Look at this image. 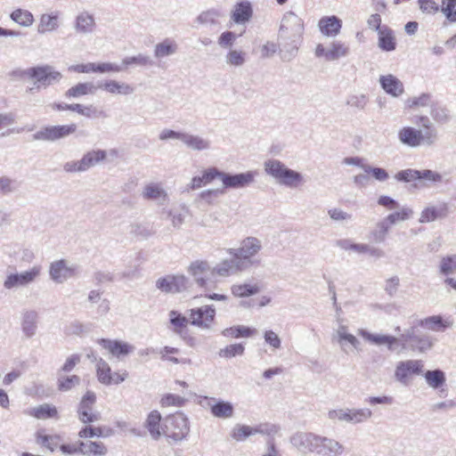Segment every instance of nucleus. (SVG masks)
<instances>
[{
  "label": "nucleus",
  "instance_id": "39",
  "mask_svg": "<svg viewBox=\"0 0 456 456\" xmlns=\"http://www.w3.org/2000/svg\"><path fill=\"white\" fill-rule=\"evenodd\" d=\"M59 28V15L58 13L42 14L40 17L39 24L37 26V32L39 34H45L52 32Z\"/></svg>",
  "mask_w": 456,
  "mask_h": 456
},
{
  "label": "nucleus",
  "instance_id": "64",
  "mask_svg": "<svg viewBox=\"0 0 456 456\" xmlns=\"http://www.w3.org/2000/svg\"><path fill=\"white\" fill-rule=\"evenodd\" d=\"M18 189V183L7 176L0 177V195H6L14 192Z\"/></svg>",
  "mask_w": 456,
  "mask_h": 456
},
{
  "label": "nucleus",
  "instance_id": "49",
  "mask_svg": "<svg viewBox=\"0 0 456 456\" xmlns=\"http://www.w3.org/2000/svg\"><path fill=\"white\" fill-rule=\"evenodd\" d=\"M424 376L428 385L432 388H439L445 383V375L441 370H428Z\"/></svg>",
  "mask_w": 456,
  "mask_h": 456
},
{
  "label": "nucleus",
  "instance_id": "58",
  "mask_svg": "<svg viewBox=\"0 0 456 456\" xmlns=\"http://www.w3.org/2000/svg\"><path fill=\"white\" fill-rule=\"evenodd\" d=\"M129 228L131 234L135 237H141L142 239H147L153 233L148 225L141 223H133L130 224Z\"/></svg>",
  "mask_w": 456,
  "mask_h": 456
},
{
  "label": "nucleus",
  "instance_id": "38",
  "mask_svg": "<svg viewBox=\"0 0 456 456\" xmlns=\"http://www.w3.org/2000/svg\"><path fill=\"white\" fill-rule=\"evenodd\" d=\"M98 86H95L92 82L78 83L71 86L66 93L65 96L68 98H78L86 94H94Z\"/></svg>",
  "mask_w": 456,
  "mask_h": 456
},
{
  "label": "nucleus",
  "instance_id": "6",
  "mask_svg": "<svg viewBox=\"0 0 456 456\" xmlns=\"http://www.w3.org/2000/svg\"><path fill=\"white\" fill-rule=\"evenodd\" d=\"M398 140L403 145L417 148L421 144L433 145L437 140L436 130H428L422 133L411 126H403L398 131Z\"/></svg>",
  "mask_w": 456,
  "mask_h": 456
},
{
  "label": "nucleus",
  "instance_id": "23",
  "mask_svg": "<svg viewBox=\"0 0 456 456\" xmlns=\"http://www.w3.org/2000/svg\"><path fill=\"white\" fill-rule=\"evenodd\" d=\"M21 330L27 338L37 334L38 328V313L35 310H25L21 314Z\"/></svg>",
  "mask_w": 456,
  "mask_h": 456
},
{
  "label": "nucleus",
  "instance_id": "46",
  "mask_svg": "<svg viewBox=\"0 0 456 456\" xmlns=\"http://www.w3.org/2000/svg\"><path fill=\"white\" fill-rule=\"evenodd\" d=\"M255 333V330L250 329L243 325H237L230 328H226L222 331V335L224 337L231 338H249Z\"/></svg>",
  "mask_w": 456,
  "mask_h": 456
},
{
  "label": "nucleus",
  "instance_id": "29",
  "mask_svg": "<svg viewBox=\"0 0 456 456\" xmlns=\"http://www.w3.org/2000/svg\"><path fill=\"white\" fill-rule=\"evenodd\" d=\"M182 142L192 151H207L211 148V142L208 139L203 138L198 134L183 133Z\"/></svg>",
  "mask_w": 456,
  "mask_h": 456
},
{
  "label": "nucleus",
  "instance_id": "17",
  "mask_svg": "<svg viewBox=\"0 0 456 456\" xmlns=\"http://www.w3.org/2000/svg\"><path fill=\"white\" fill-rule=\"evenodd\" d=\"M141 197L146 201L156 203L158 206H164L169 201L167 191L163 184L159 182H150L143 185Z\"/></svg>",
  "mask_w": 456,
  "mask_h": 456
},
{
  "label": "nucleus",
  "instance_id": "3",
  "mask_svg": "<svg viewBox=\"0 0 456 456\" xmlns=\"http://www.w3.org/2000/svg\"><path fill=\"white\" fill-rule=\"evenodd\" d=\"M261 249V240L251 236L242 240L238 248H227L226 252L232 256V258H225L224 260L230 265V274H235L258 265L259 261L255 259V256Z\"/></svg>",
  "mask_w": 456,
  "mask_h": 456
},
{
  "label": "nucleus",
  "instance_id": "35",
  "mask_svg": "<svg viewBox=\"0 0 456 456\" xmlns=\"http://www.w3.org/2000/svg\"><path fill=\"white\" fill-rule=\"evenodd\" d=\"M160 413L158 411H152L149 413L144 424L151 438L154 440H159L163 434V431L160 430Z\"/></svg>",
  "mask_w": 456,
  "mask_h": 456
},
{
  "label": "nucleus",
  "instance_id": "60",
  "mask_svg": "<svg viewBox=\"0 0 456 456\" xmlns=\"http://www.w3.org/2000/svg\"><path fill=\"white\" fill-rule=\"evenodd\" d=\"M244 346L242 344H232L219 351V355L224 358H232L237 355H242L244 353Z\"/></svg>",
  "mask_w": 456,
  "mask_h": 456
},
{
  "label": "nucleus",
  "instance_id": "42",
  "mask_svg": "<svg viewBox=\"0 0 456 456\" xmlns=\"http://www.w3.org/2000/svg\"><path fill=\"white\" fill-rule=\"evenodd\" d=\"M231 291L234 297H246L257 294L260 287L257 283L233 284Z\"/></svg>",
  "mask_w": 456,
  "mask_h": 456
},
{
  "label": "nucleus",
  "instance_id": "51",
  "mask_svg": "<svg viewBox=\"0 0 456 456\" xmlns=\"http://www.w3.org/2000/svg\"><path fill=\"white\" fill-rule=\"evenodd\" d=\"M97 367V378L98 380L104 385H110L111 384V369L108 362H106L104 360L100 359L97 362L96 364Z\"/></svg>",
  "mask_w": 456,
  "mask_h": 456
},
{
  "label": "nucleus",
  "instance_id": "1",
  "mask_svg": "<svg viewBox=\"0 0 456 456\" xmlns=\"http://www.w3.org/2000/svg\"><path fill=\"white\" fill-rule=\"evenodd\" d=\"M358 335L372 344L387 345L388 350L397 353L404 350L407 346L414 351L424 353L431 349L434 345V339L428 335L419 333L416 327L407 329L400 338L389 335L372 334L362 329L358 330Z\"/></svg>",
  "mask_w": 456,
  "mask_h": 456
},
{
  "label": "nucleus",
  "instance_id": "15",
  "mask_svg": "<svg viewBox=\"0 0 456 456\" xmlns=\"http://www.w3.org/2000/svg\"><path fill=\"white\" fill-rule=\"evenodd\" d=\"M258 175L256 170H248L244 173L231 174L224 172L223 179V189H243L250 186Z\"/></svg>",
  "mask_w": 456,
  "mask_h": 456
},
{
  "label": "nucleus",
  "instance_id": "37",
  "mask_svg": "<svg viewBox=\"0 0 456 456\" xmlns=\"http://www.w3.org/2000/svg\"><path fill=\"white\" fill-rule=\"evenodd\" d=\"M107 157V153L103 150H93L83 155L81 160L84 172L94 167Z\"/></svg>",
  "mask_w": 456,
  "mask_h": 456
},
{
  "label": "nucleus",
  "instance_id": "59",
  "mask_svg": "<svg viewBox=\"0 0 456 456\" xmlns=\"http://www.w3.org/2000/svg\"><path fill=\"white\" fill-rule=\"evenodd\" d=\"M173 278V293L185 291L190 287V280L183 274L172 275Z\"/></svg>",
  "mask_w": 456,
  "mask_h": 456
},
{
  "label": "nucleus",
  "instance_id": "13",
  "mask_svg": "<svg viewBox=\"0 0 456 456\" xmlns=\"http://www.w3.org/2000/svg\"><path fill=\"white\" fill-rule=\"evenodd\" d=\"M95 403L96 395L93 391H87L83 395L77 408V417L81 422L88 424L101 419V413L93 409Z\"/></svg>",
  "mask_w": 456,
  "mask_h": 456
},
{
  "label": "nucleus",
  "instance_id": "53",
  "mask_svg": "<svg viewBox=\"0 0 456 456\" xmlns=\"http://www.w3.org/2000/svg\"><path fill=\"white\" fill-rule=\"evenodd\" d=\"M246 53L240 50H230L225 55V62L228 65L240 67L246 61Z\"/></svg>",
  "mask_w": 456,
  "mask_h": 456
},
{
  "label": "nucleus",
  "instance_id": "36",
  "mask_svg": "<svg viewBox=\"0 0 456 456\" xmlns=\"http://www.w3.org/2000/svg\"><path fill=\"white\" fill-rule=\"evenodd\" d=\"M177 50L178 45L176 42L171 38H166L154 46V57L162 59L176 53Z\"/></svg>",
  "mask_w": 456,
  "mask_h": 456
},
{
  "label": "nucleus",
  "instance_id": "14",
  "mask_svg": "<svg viewBox=\"0 0 456 456\" xmlns=\"http://www.w3.org/2000/svg\"><path fill=\"white\" fill-rule=\"evenodd\" d=\"M349 45L344 42L332 41L328 48L323 45L318 44L314 50L317 58L323 57L326 61H338L340 58L346 57L349 54Z\"/></svg>",
  "mask_w": 456,
  "mask_h": 456
},
{
  "label": "nucleus",
  "instance_id": "54",
  "mask_svg": "<svg viewBox=\"0 0 456 456\" xmlns=\"http://www.w3.org/2000/svg\"><path fill=\"white\" fill-rule=\"evenodd\" d=\"M369 98L364 94H351L346 98V105L356 110H364L368 104Z\"/></svg>",
  "mask_w": 456,
  "mask_h": 456
},
{
  "label": "nucleus",
  "instance_id": "9",
  "mask_svg": "<svg viewBox=\"0 0 456 456\" xmlns=\"http://www.w3.org/2000/svg\"><path fill=\"white\" fill-rule=\"evenodd\" d=\"M22 73L36 80L35 84L37 85V89L41 86L46 88L47 86L59 82L62 77V75L50 65L29 68L22 71Z\"/></svg>",
  "mask_w": 456,
  "mask_h": 456
},
{
  "label": "nucleus",
  "instance_id": "48",
  "mask_svg": "<svg viewBox=\"0 0 456 456\" xmlns=\"http://www.w3.org/2000/svg\"><path fill=\"white\" fill-rule=\"evenodd\" d=\"M413 214L411 208L403 207L399 211L389 214L383 220L388 224L390 227L393 224H395L398 222H403L410 219Z\"/></svg>",
  "mask_w": 456,
  "mask_h": 456
},
{
  "label": "nucleus",
  "instance_id": "50",
  "mask_svg": "<svg viewBox=\"0 0 456 456\" xmlns=\"http://www.w3.org/2000/svg\"><path fill=\"white\" fill-rule=\"evenodd\" d=\"M388 224L382 219L376 224L375 228L370 232L372 240L376 243L384 242L389 232Z\"/></svg>",
  "mask_w": 456,
  "mask_h": 456
},
{
  "label": "nucleus",
  "instance_id": "28",
  "mask_svg": "<svg viewBox=\"0 0 456 456\" xmlns=\"http://www.w3.org/2000/svg\"><path fill=\"white\" fill-rule=\"evenodd\" d=\"M81 454L84 456H106L108 446L102 441H82Z\"/></svg>",
  "mask_w": 456,
  "mask_h": 456
},
{
  "label": "nucleus",
  "instance_id": "34",
  "mask_svg": "<svg viewBox=\"0 0 456 456\" xmlns=\"http://www.w3.org/2000/svg\"><path fill=\"white\" fill-rule=\"evenodd\" d=\"M114 435V430L109 427L86 426L78 432L80 438L109 437Z\"/></svg>",
  "mask_w": 456,
  "mask_h": 456
},
{
  "label": "nucleus",
  "instance_id": "33",
  "mask_svg": "<svg viewBox=\"0 0 456 456\" xmlns=\"http://www.w3.org/2000/svg\"><path fill=\"white\" fill-rule=\"evenodd\" d=\"M378 45L382 51L391 52L396 47V42L393 30L387 26H383L379 33Z\"/></svg>",
  "mask_w": 456,
  "mask_h": 456
},
{
  "label": "nucleus",
  "instance_id": "31",
  "mask_svg": "<svg viewBox=\"0 0 456 456\" xmlns=\"http://www.w3.org/2000/svg\"><path fill=\"white\" fill-rule=\"evenodd\" d=\"M252 14L253 11L250 3L244 1L234 5L231 17L235 23L243 24L251 19Z\"/></svg>",
  "mask_w": 456,
  "mask_h": 456
},
{
  "label": "nucleus",
  "instance_id": "10",
  "mask_svg": "<svg viewBox=\"0 0 456 456\" xmlns=\"http://www.w3.org/2000/svg\"><path fill=\"white\" fill-rule=\"evenodd\" d=\"M77 129V126L75 123L69 125L46 126H43L33 134V140L55 142L75 134Z\"/></svg>",
  "mask_w": 456,
  "mask_h": 456
},
{
  "label": "nucleus",
  "instance_id": "8",
  "mask_svg": "<svg viewBox=\"0 0 456 456\" xmlns=\"http://www.w3.org/2000/svg\"><path fill=\"white\" fill-rule=\"evenodd\" d=\"M371 417L372 411L369 408H339L328 411L329 419L353 425L366 422Z\"/></svg>",
  "mask_w": 456,
  "mask_h": 456
},
{
  "label": "nucleus",
  "instance_id": "20",
  "mask_svg": "<svg viewBox=\"0 0 456 456\" xmlns=\"http://www.w3.org/2000/svg\"><path fill=\"white\" fill-rule=\"evenodd\" d=\"M345 452L344 445L334 438L320 436L317 455L341 456Z\"/></svg>",
  "mask_w": 456,
  "mask_h": 456
},
{
  "label": "nucleus",
  "instance_id": "44",
  "mask_svg": "<svg viewBox=\"0 0 456 456\" xmlns=\"http://www.w3.org/2000/svg\"><path fill=\"white\" fill-rule=\"evenodd\" d=\"M223 17V13L220 10L211 8L202 12L198 17L197 21L202 25L216 26L219 24V19Z\"/></svg>",
  "mask_w": 456,
  "mask_h": 456
},
{
  "label": "nucleus",
  "instance_id": "24",
  "mask_svg": "<svg viewBox=\"0 0 456 456\" xmlns=\"http://www.w3.org/2000/svg\"><path fill=\"white\" fill-rule=\"evenodd\" d=\"M449 213L448 204L441 202L436 206H430L422 210L419 217L420 223H430L438 218H444Z\"/></svg>",
  "mask_w": 456,
  "mask_h": 456
},
{
  "label": "nucleus",
  "instance_id": "5",
  "mask_svg": "<svg viewBox=\"0 0 456 456\" xmlns=\"http://www.w3.org/2000/svg\"><path fill=\"white\" fill-rule=\"evenodd\" d=\"M264 168L268 175L286 187L297 188L304 182L303 175L299 172L289 168L278 159H267L264 163Z\"/></svg>",
  "mask_w": 456,
  "mask_h": 456
},
{
  "label": "nucleus",
  "instance_id": "4",
  "mask_svg": "<svg viewBox=\"0 0 456 456\" xmlns=\"http://www.w3.org/2000/svg\"><path fill=\"white\" fill-rule=\"evenodd\" d=\"M229 268V264L225 263L224 259L214 266L207 260L198 259L189 265L187 272L198 287L208 289L217 281V278L231 276Z\"/></svg>",
  "mask_w": 456,
  "mask_h": 456
},
{
  "label": "nucleus",
  "instance_id": "43",
  "mask_svg": "<svg viewBox=\"0 0 456 456\" xmlns=\"http://www.w3.org/2000/svg\"><path fill=\"white\" fill-rule=\"evenodd\" d=\"M154 61L151 59V57L143 53H138L134 56H128L122 60L123 68L132 65L148 68L154 66Z\"/></svg>",
  "mask_w": 456,
  "mask_h": 456
},
{
  "label": "nucleus",
  "instance_id": "63",
  "mask_svg": "<svg viewBox=\"0 0 456 456\" xmlns=\"http://www.w3.org/2000/svg\"><path fill=\"white\" fill-rule=\"evenodd\" d=\"M237 37L238 36L234 32L224 31L219 36L217 44L221 48L228 49L234 45Z\"/></svg>",
  "mask_w": 456,
  "mask_h": 456
},
{
  "label": "nucleus",
  "instance_id": "41",
  "mask_svg": "<svg viewBox=\"0 0 456 456\" xmlns=\"http://www.w3.org/2000/svg\"><path fill=\"white\" fill-rule=\"evenodd\" d=\"M166 213L167 217L170 218L172 226L175 229H181L189 213V208L184 204H182L177 208L167 210Z\"/></svg>",
  "mask_w": 456,
  "mask_h": 456
},
{
  "label": "nucleus",
  "instance_id": "45",
  "mask_svg": "<svg viewBox=\"0 0 456 456\" xmlns=\"http://www.w3.org/2000/svg\"><path fill=\"white\" fill-rule=\"evenodd\" d=\"M81 379L77 375L66 376L64 373H58L57 387L60 391L67 392L80 384Z\"/></svg>",
  "mask_w": 456,
  "mask_h": 456
},
{
  "label": "nucleus",
  "instance_id": "22",
  "mask_svg": "<svg viewBox=\"0 0 456 456\" xmlns=\"http://www.w3.org/2000/svg\"><path fill=\"white\" fill-rule=\"evenodd\" d=\"M379 81L381 88L393 97H399L404 92L403 82L392 74L380 76Z\"/></svg>",
  "mask_w": 456,
  "mask_h": 456
},
{
  "label": "nucleus",
  "instance_id": "57",
  "mask_svg": "<svg viewBox=\"0 0 456 456\" xmlns=\"http://www.w3.org/2000/svg\"><path fill=\"white\" fill-rule=\"evenodd\" d=\"M231 436L236 441H244L252 436V427L238 424L232 428Z\"/></svg>",
  "mask_w": 456,
  "mask_h": 456
},
{
  "label": "nucleus",
  "instance_id": "27",
  "mask_svg": "<svg viewBox=\"0 0 456 456\" xmlns=\"http://www.w3.org/2000/svg\"><path fill=\"white\" fill-rule=\"evenodd\" d=\"M211 401H214L215 403L210 404V412L216 418L219 419H229L232 418L234 414V407L232 403L227 401H216L215 398H210Z\"/></svg>",
  "mask_w": 456,
  "mask_h": 456
},
{
  "label": "nucleus",
  "instance_id": "21",
  "mask_svg": "<svg viewBox=\"0 0 456 456\" xmlns=\"http://www.w3.org/2000/svg\"><path fill=\"white\" fill-rule=\"evenodd\" d=\"M98 343L112 355L117 357L126 356L134 352V346L126 342L102 338Z\"/></svg>",
  "mask_w": 456,
  "mask_h": 456
},
{
  "label": "nucleus",
  "instance_id": "2",
  "mask_svg": "<svg viewBox=\"0 0 456 456\" xmlns=\"http://www.w3.org/2000/svg\"><path fill=\"white\" fill-rule=\"evenodd\" d=\"M304 21L293 12L281 19L278 31L279 55L282 61H291L298 53L303 42Z\"/></svg>",
  "mask_w": 456,
  "mask_h": 456
},
{
  "label": "nucleus",
  "instance_id": "32",
  "mask_svg": "<svg viewBox=\"0 0 456 456\" xmlns=\"http://www.w3.org/2000/svg\"><path fill=\"white\" fill-rule=\"evenodd\" d=\"M74 27L77 33L90 34L95 27L94 18L89 12H83L77 16Z\"/></svg>",
  "mask_w": 456,
  "mask_h": 456
},
{
  "label": "nucleus",
  "instance_id": "61",
  "mask_svg": "<svg viewBox=\"0 0 456 456\" xmlns=\"http://www.w3.org/2000/svg\"><path fill=\"white\" fill-rule=\"evenodd\" d=\"M224 189H208L202 191L199 198L204 201L205 203L211 205L214 204V202L216 200V199L221 195L224 194Z\"/></svg>",
  "mask_w": 456,
  "mask_h": 456
},
{
  "label": "nucleus",
  "instance_id": "12",
  "mask_svg": "<svg viewBox=\"0 0 456 456\" xmlns=\"http://www.w3.org/2000/svg\"><path fill=\"white\" fill-rule=\"evenodd\" d=\"M320 435L312 432H296L290 436L291 445L301 454L317 453Z\"/></svg>",
  "mask_w": 456,
  "mask_h": 456
},
{
  "label": "nucleus",
  "instance_id": "40",
  "mask_svg": "<svg viewBox=\"0 0 456 456\" xmlns=\"http://www.w3.org/2000/svg\"><path fill=\"white\" fill-rule=\"evenodd\" d=\"M27 414L38 419H45L50 418H55L58 415V411L55 406L48 403H44L39 406L28 410Z\"/></svg>",
  "mask_w": 456,
  "mask_h": 456
},
{
  "label": "nucleus",
  "instance_id": "11",
  "mask_svg": "<svg viewBox=\"0 0 456 456\" xmlns=\"http://www.w3.org/2000/svg\"><path fill=\"white\" fill-rule=\"evenodd\" d=\"M166 430L163 434L175 442L184 439L189 431V421L187 417L181 412L172 415L167 419Z\"/></svg>",
  "mask_w": 456,
  "mask_h": 456
},
{
  "label": "nucleus",
  "instance_id": "19",
  "mask_svg": "<svg viewBox=\"0 0 456 456\" xmlns=\"http://www.w3.org/2000/svg\"><path fill=\"white\" fill-rule=\"evenodd\" d=\"M423 371V363L419 360L399 362L395 371V378L402 384H407L409 376L419 375Z\"/></svg>",
  "mask_w": 456,
  "mask_h": 456
},
{
  "label": "nucleus",
  "instance_id": "16",
  "mask_svg": "<svg viewBox=\"0 0 456 456\" xmlns=\"http://www.w3.org/2000/svg\"><path fill=\"white\" fill-rule=\"evenodd\" d=\"M191 324L202 330H210L216 317V309L213 305H203L190 310Z\"/></svg>",
  "mask_w": 456,
  "mask_h": 456
},
{
  "label": "nucleus",
  "instance_id": "18",
  "mask_svg": "<svg viewBox=\"0 0 456 456\" xmlns=\"http://www.w3.org/2000/svg\"><path fill=\"white\" fill-rule=\"evenodd\" d=\"M77 267L74 265H69L64 259L54 261L50 265L49 274L56 283H63L68 279L77 274Z\"/></svg>",
  "mask_w": 456,
  "mask_h": 456
},
{
  "label": "nucleus",
  "instance_id": "30",
  "mask_svg": "<svg viewBox=\"0 0 456 456\" xmlns=\"http://www.w3.org/2000/svg\"><path fill=\"white\" fill-rule=\"evenodd\" d=\"M168 315L174 333L180 336L183 339H186V328L191 321L175 310L170 311Z\"/></svg>",
  "mask_w": 456,
  "mask_h": 456
},
{
  "label": "nucleus",
  "instance_id": "47",
  "mask_svg": "<svg viewBox=\"0 0 456 456\" xmlns=\"http://www.w3.org/2000/svg\"><path fill=\"white\" fill-rule=\"evenodd\" d=\"M10 17L14 22L26 28L30 27L34 22V16L28 10L16 9L11 13Z\"/></svg>",
  "mask_w": 456,
  "mask_h": 456
},
{
  "label": "nucleus",
  "instance_id": "56",
  "mask_svg": "<svg viewBox=\"0 0 456 456\" xmlns=\"http://www.w3.org/2000/svg\"><path fill=\"white\" fill-rule=\"evenodd\" d=\"M440 273L444 275L453 274L456 273V255L443 257L440 265Z\"/></svg>",
  "mask_w": 456,
  "mask_h": 456
},
{
  "label": "nucleus",
  "instance_id": "62",
  "mask_svg": "<svg viewBox=\"0 0 456 456\" xmlns=\"http://www.w3.org/2000/svg\"><path fill=\"white\" fill-rule=\"evenodd\" d=\"M363 171L366 174L371 175V176L379 182H385L389 177V175L387 172V170L382 167H375L367 165L366 167H363Z\"/></svg>",
  "mask_w": 456,
  "mask_h": 456
},
{
  "label": "nucleus",
  "instance_id": "25",
  "mask_svg": "<svg viewBox=\"0 0 456 456\" xmlns=\"http://www.w3.org/2000/svg\"><path fill=\"white\" fill-rule=\"evenodd\" d=\"M320 31L326 37H336L342 28V21L337 16L322 17L318 23Z\"/></svg>",
  "mask_w": 456,
  "mask_h": 456
},
{
  "label": "nucleus",
  "instance_id": "26",
  "mask_svg": "<svg viewBox=\"0 0 456 456\" xmlns=\"http://www.w3.org/2000/svg\"><path fill=\"white\" fill-rule=\"evenodd\" d=\"M101 88L111 94L130 95L134 92V88L130 84L125 82H118L117 80H106L98 86Z\"/></svg>",
  "mask_w": 456,
  "mask_h": 456
},
{
  "label": "nucleus",
  "instance_id": "52",
  "mask_svg": "<svg viewBox=\"0 0 456 456\" xmlns=\"http://www.w3.org/2000/svg\"><path fill=\"white\" fill-rule=\"evenodd\" d=\"M280 431V427L272 423H261L252 427V436L260 434L267 436L268 438H274V436Z\"/></svg>",
  "mask_w": 456,
  "mask_h": 456
},
{
  "label": "nucleus",
  "instance_id": "55",
  "mask_svg": "<svg viewBox=\"0 0 456 456\" xmlns=\"http://www.w3.org/2000/svg\"><path fill=\"white\" fill-rule=\"evenodd\" d=\"M431 102V95L429 94H421L419 96L408 98L405 101V107L413 109L417 107L428 106Z\"/></svg>",
  "mask_w": 456,
  "mask_h": 456
},
{
  "label": "nucleus",
  "instance_id": "7",
  "mask_svg": "<svg viewBox=\"0 0 456 456\" xmlns=\"http://www.w3.org/2000/svg\"><path fill=\"white\" fill-rule=\"evenodd\" d=\"M41 272L42 266L38 265L20 273L7 272L3 286L7 290H16L28 287L38 279Z\"/></svg>",
  "mask_w": 456,
  "mask_h": 456
}]
</instances>
